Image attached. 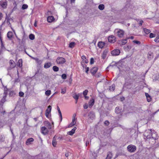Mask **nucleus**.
<instances>
[{
    "mask_svg": "<svg viewBox=\"0 0 159 159\" xmlns=\"http://www.w3.org/2000/svg\"><path fill=\"white\" fill-rule=\"evenodd\" d=\"M145 137H146L147 139H149L151 138H154V137L153 136V134H152V129L148 130L144 134Z\"/></svg>",
    "mask_w": 159,
    "mask_h": 159,
    "instance_id": "obj_1",
    "label": "nucleus"
},
{
    "mask_svg": "<svg viewBox=\"0 0 159 159\" xmlns=\"http://www.w3.org/2000/svg\"><path fill=\"white\" fill-rule=\"evenodd\" d=\"M115 32L117 34V36L120 38H122L125 33V32L123 30L119 29H116Z\"/></svg>",
    "mask_w": 159,
    "mask_h": 159,
    "instance_id": "obj_2",
    "label": "nucleus"
},
{
    "mask_svg": "<svg viewBox=\"0 0 159 159\" xmlns=\"http://www.w3.org/2000/svg\"><path fill=\"white\" fill-rule=\"evenodd\" d=\"M56 61L57 64L62 65L66 62V60L63 57H58L57 58Z\"/></svg>",
    "mask_w": 159,
    "mask_h": 159,
    "instance_id": "obj_3",
    "label": "nucleus"
},
{
    "mask_svg": "<svg viewBox=\"0 0 159 159\" xmlns=\"http://www.w3.org/2000/svg\"><path fill=\"white\" fill-rule=\"evenodd\" d=\"M127 149L129 152H134L136 149V147L133 145H130L127 147Z\"/></svg>",
    "mask_w": 159,
    "mask_h": 159,
    "instance_id": "obj_4",
    "label": "nucleus"
},
{
    "mask_svg": "<svg viewBox=\"0 0 159 159\" xmlns=\"http://www.w3.org/2000/svg\"><path fill=\"white\" fill-rule=\"evenodd\" d=\"M0 5L3 8H6L7 6V1L6 0H2L0 2Z\"/></svg>",
    "mask_w": 159,
    "mask_h": 159,
    "instance_id": "obj_5",
    "label": "nucleus"
},
{
    "mask_svg": "<svg viewBox=\"0 0 159 159\" xmlns=\"http://www.w3.org/2000/svg\"><path fill=\"white\" fill-rule=\"evenodd\" d=\"M41 133L44 135H46L48 134L49 132L48 129L46 127L43 126L41 128Z\"/></svg>",
    "mask_w": 159,
    "mask_h": 159,
    "instance_id": "obj_6",
    "label": "nucleus"
},
{
    "mask_svg": "<svg viewBox=\"0 0 159 159\" xmlns=\"http://www.w3.org/2000/svg\"><path fill=\"white\" fill-rule=\"evenodd\" d=\"M108 40L109 42L114 43L116 41V38L113 35H111L108 37Z\"/></svg>",
    "mask_w": 159,
    "mask_h": 159,
    "instance_id": "obj_7",
    "label": "nucleus"
},
{
    "mask_svg": "<svg viewBox=\"0 0 159 159\" xmlns=\"http://www.w3.org/2000/svg\"><path fill=\"white\" fill-rule=\"evenodd\" d=\"M120 53V50L118 49H115L111 52V54L113 56H117Z\"/></svg>",
    "mask_w": 159,
    "mask_h": 159,
    "instance_id": "obj_8",
    "label": "nucleus"
},
{
    "mask_svg": "<svg viewBox=\"0 0 159 159\" xmlns=\"http://www.w3.org/2000/svg\"><path fill=\"white\" fill-rule=\"evenodd\" d=\"M51 106H49L46 110L45 115L47 117H48L49 114L51 112Z\"/></svg>",
    "mask_w": 159,
    "mask_h": 159,
    "instance_id": "obj_9",
    "label": "nucleus"
},
{
    "mask_svg": "<svg viewBox=\"0 0 159 159\" xmlns=\"http://www.w3.org/2000/svg\"><path fill=\"white\" fill-rule=\"evenodd\" d=\"M98 69L97 67L93 68L91 70V73L93 75H94L98 71Z\"/></svg>",
    "mask_w": 159,
    "mask_h": 159,
    "instance_id": "obj_10",
    "label": "nucleus"
},
{
    "mask_svg": "<svg viewBox=\"0 0 159 159\" xmlns=\"http://www.w3.org/2000/svg\"><path fill=\"white\" fill-rule=\"evenodd\" d=\"M44 124L48 129H51L52 125L48 121H45L44 122Z\"/></svg>",
    "mask_w": 159,
    "mask_h": 159,
    "instance_id": "obj_11",
    "label": "nucleus"
},
{
    "mask_svg": "<svg viewBox=\"0 0 159 159\" xmlns=\"http://www.w3.org/2000/svg\"><path fill=\"white\" fill-rule=\"evenodd\" d=\"M94 103V100L93 99L90 100L89 102V107H91L93 106Z\"/></svg>",
    "mask_w": 159,
    "mask_h": 159,
    "instance_id": "obj_12",
    "label": "nucleus"
},
{
    "mask_svg": "<svg viewBox=\"0 0 159 159\" xmlns=\"http://www.w3.org/2000/svg\"><path fill=\"white\" fill-rule=\"evenodd\" d=\"M77 118H76V114H74L73 116L72 123L75 125L76 122Z\"/></svg>",
    "mask_w": 159,
    "mask_h": 159,
    "instance_id": "obj_13",
    "label": "nucleus"
},
{
    "mask_svg": "<svg viewBox=\"0 0 159 159\" xmlns=\"http://www.w3.org/2000/svg\"><path fill=\"white\" fill-rule=\"evenodd\" d=\"M52 145L54 147H55L57 145V141L56 140V136H55L53 138L52 141Z\"/></svg>",
    "mask_w": 159,
    "mask_h": 159,
    "instance_id": "obj_14",
    "label": "nucleus"
},
{
    "mask_svg": "<svg viewBox=\"0 0 159 159\" xmlns=\"http://www.w3.org/2000/svg\"><path fill=\"white\" fill-rule=\"evenodd\" d=\"M127 42V39H123L120 40L119 43L121 45H124Z\"/></svg>",
    "mask_w": 159,
    "mask_h": 159,
    "instance_id": "obj_15",
    "label": "nucleus"
},
{
    "mask_svg": "<svg viewBox=\"0 0 159 159\" xmlns=\"http://www.w3.org/2000/svg\"><path fill=\"white\" fill-rule=\"evenodd\" d=\"M54 18L53 16H51L47 18V20L49 22H52L54 20Z\"/></svg>",
    "mask_w": 159,
    "mask_h": 159,
    "instance_id": "obj_16",
    "label": "nucleus"
},
{
    "mask_svg": "<svg viewBox=\"0 0 159 159\" xmlns=\"http://www.w3.org/2000/svg\"><path fill=\"white\" fill-rule=\"evenodd\" d=\"M9 62H10V66L12 68H13L15 67L16 63L14 61H13V60H11Z\"/></svg>",
    "mask_w": 159,
    "mask_h": 159,
    "instance_id": "obj_17",
    "label": "nucleus"
},
{
    "mask_svg": "<svg viewBox=\"0 0 159 159\" xmlns=\"http://www.w3.org/2000/svg\"><path fill=\"white\" fill-rule=\"evenodd\" d=\"M81 58L82 61L85 63H88L89 61L88 60L86 59V57L84 55L82 56Z\"/></svg>",
    "mask_w": 159,
    "mask_h": 159,
    "instance_id": "obj_18",
    "label": "nucleus"
},
{
    "mask_svg": "<svg viewBox=\"0 0 159 159\" xmlns=\"http://www.w3.org/2000/svg\"><path fill=\"white\" fill-rule=\"evenodd\" d=\"M107 52H108L107 50H105L103 51L102 55V59H104L106 58L107 53Z\"/></svg>",
    "mask_w": 159,
    "mask_h": 159,
    "instance_id": "obj_19",
    "label": "nucleus"
},
{
    "mask_svg": "<svg viewBox=\"0 0 159 159\" xmlns=\"http://www.w3.org/2000/svg\"><path fill=\"white\" fill-rule=\"evenodd\" d=\"M34 139L32 138H30L28 139L26 141V144L27 145H29L30 144V142H32L34 141Z\"/></svg>",
    "mask_w": 159,
    "mask_h": 159,
    "instance_id": "obj_20",
    "label": "nucleus"
},
{
    "mask_svg": "<svg viewBox=\"0 0 159 159\" xmlns=\"http://www.w3.org/2000/svg\"><path fill=\"white\" fill-rule=\"evenodd\" d=\"M145 95L146 96L147 101L148 102H149L151 101V98L150 96L149 95V94L148 93H145Z\"/></svg>",
    "mask_w": 159,
    "mask_h": 159,
    "instance_id": "obj_21",
    "label": "nucleus"
},
{
    "mask_svg": "<svg viewBox=\"0 0 159 159\" xmlns=\"http://www.w3.org/2000/svg\"><path fill=\"white\" fill-rule=\"evenodd\" d=\"M17 65L18 66L21 67L22 66V59H20L19 60L17 63Z\"/></svg>",
    "mask_w": 159,
    "mask_h": 159,
    "instance_id": "obj_22",
    "label": "nucleus"
},
{
    "mask_svg": "<svg viewBox=\"0 0 159 159\" xmlns=\"http://www.w3.org/2000/svg\"><path fill=\"white\" fill-rule=\"evenodd\" d=\"M76 129V127H74L69 132L68 134L70 135H72L75 133V131Z\"/></svg>",
    "mask_w": 159,
    "mask_h": 159,
    "instance_id": "obj_23",
    "label": "nucleus"
},
{
    "mask_svg": "<svg viewBox=\"0 0 159 159\" xmlns=\"http://www.w3.org/2000/svg\"><path fill=\"white\" fill-rule=\"evenodd\" d=\"M13 36V34L12 32L9 31V32L7 34V37L11 39L12 38Z\"/></svg>",
    "mask_w": 159,
    "mask_h": 159,
    "instance_id": "obj_24",
    "label": "nucleus"
},
{
    "mask_svg": "<svg viewBox=\"0 0 159 159\" xmlns=\"http://www.w3.org/2000/svg\"><path fill=\"white\" fill-rule=\"evenodd\" d=\"M105 45V43L103 42H99L98 43V46L99 48H102Z\"/></svg>",
    "mask_w": 159,
    "mask_h": 159,
    "instance_id": "obj_25",
    "label": "nucleus"
},
{
    "mask_svg": "<svg viewBox=\"0 0 159 159\" xmlns=\"http://www.w3.org/2000/svg\"><path fill=\"white\" fill-rule=\"evenodd\" d=\"M51 64L50 62L45 63L44 66L45 68L47 69L49 68L51 66Z\"/></svg>",
    "mask_w": 159,
    "mask_h": 159,
    "instance_id": "obj_26",
    "label": "nucleus"
},
{
    "mask_svg": "<svg viewBox=\"0 0 159 159\" xmlns=\"http://www.w3.org/2000/svg\"><path fill=\"white\" fill-rule=\"evenodd\" d=\"M112 157V155L111 152H108L107 153L106 159H111Z\"/></svg>",
    "mask_w": 159,
    "mask_h": 159,
    "instance_id": "obj_27",
    "label": "nucleus"
},
{
    "mask_svg": "<svg viewBox=\"0 0 159 159\" xmlns=\"http://www.w3.org/2000/svg\"><path fill=\"white\" fill-rule=\"evenodd\" d=\"M32 58L37 63H38V64H40L42 63V61L41 60H39L38 58L33 57H32Z\"/></svg>",
    "mask_w": 159,
    "mask_h": 159,
    "instance_id": "obj_28",
    "label": "nucleus"
},
{
    "mask_svg": "<svg viewBox=\"0 0 159 159\" xmlns=\"http://www.w3.org/2000/svg\"><path fill=\"white\" fill-rule=\"evenodd\" d=\"M80 96L79 94H75L73 96V98L75 99L76 100V102H77L78 99L79 98V96Z\"/></svg>",
    "mask_w": 159,
    "mask_h": 159,
    "instance_id": "obj_29",
    "label": "nucleus"
},
{
    "mask_svg": "<svg viewBox=\"0 0 159 159\" xmlns=\"http://www.w3.org/2000/svg\"><path fill=\"white\" fill-rule=\"evenodd\" d=\"M75 45V43L74 42H72L70 43L69 46V47L71 48H72L74 47Z\"/></svg>",
    "mask_w": 159,
    "mask_h": 159,
    "instance_id": "obj_30",
    "label": "nucleus"
},
{
    "mask_svg": "<svg viewBox=\"0 0 159 159\" xmlns=\"http://www.w3.org/2000/svg\"><path fill=\"white\" fill-rule=\"evenodd\" d=\"M57 109L58 110V113H59V114L60 115V117L61 119V120L62 119V114H61V111H60V108H59V107L57 106Z\"/></svg>",
    "mask_w": 159,
    "mask_h": 159,
    "instance_id": "obj_31",
    "label": "nucleus"
},
{
    "mask_svg": "<svg viewBox=\"0 0 159 159\" xmlns=\"http://www.w3.org/2000/svg\"><path fill=\"white\" fill-rule=\"evenodd\" d=\"M30 39L31 40H33L35 38L34 35L33 34H30L29 36Z\"/></svg>",
    "mask_w": 159,
    "mask_h": 159,
    "instance_id": "obj_32",
    "label": "nucleus"
},
{
    "mask_svg": "<svg viewBox=\"0 0 159 159\" xmlns=\"http://www.w3.org/2000/svg\"><path fill=\"white\" fill-rule=\"evenodd\" d=\"M66 91V87H65L64 88L61 89V93L62 94H64L65 93Z\"/></svg>",
    "mask_w": 159,
    "mask_h": 159,
    "instance_id": "obj_33",
    "label": "nucleus"
},
{
    "mask_svg": "<svg viewBox=\"0 0 159 159\" xmlns=\"http://www.w3.org/2000/svg\"><path fill=\"white\" fill-rule=\"evenodd\" d=\"M98 8L100 10H102L104 9V6L103 4H100L99 5Z\"/></svg>",
    "mask_w": 159,
    "mask_h": 159,
    "instance_id": "obj_34",
    "label": "nucleus"
},
{
    "mask_svg": "<svg viewBox=\"0 0 159 159\" xmlns=\"http://www.w3.org/2000/svg\"><path fill=\"white\" fill-rule=\"evenodd\" d=\"M143 31L145 33L147 34H148L150 33L151 32L150 30L147 29L146 28L143 29Z\"/></svg>",
    "mask_w": 159,
    "mask_h": 159,
    "instance_id": "obj_35",
    "label": "nucleus"
},
{
    "mask_svg": "<svg viewBox=\"0 0 159 159\" xmlns=\"http://www.w3.org/2000/svg\"><path fill=\"white\" fill-rule=\"evenodd\" d=\"M52 69L55 72L58 71L59 70V68L57 66H54Z\"/></svg>",
    "mask_w": 159,
    "mask_h": 159,
    "instance_id": "obj_36",
    "label": "nucleus"
},
{
    "mask_svg": "<svg viewBox=\"0 0 159 159\" xmlns=\"http://www.w3.org/2000/svg\"><path fill=\"white\" fill-rule=\"evenodd\" d=\"M4 96L3 97V98H2V99L1 101L2 102H5V99H6V96H7V93L5 92L4 93Z\"/></svg>",
    "mask_w": 159,
    "mask_h": 159,
    "instance_id": "obj_37",
    "label": "nucleus"
},
{
    "mask_svg": "<svg viewBox=\"0 0 159 159\" xmlns=\"http://www.w3.org/2000/svg\"><path fill=\"white\" fill-rule=\"evenodd\" d=\"M51 91L49 90H48L46 91L45 93V94L47 96H48L50 95L51 94Z\"/></svg>",
    "mask_w": 159,
    "mask_h": 159,
    "instance_id": "obj_38",
    "label": "nucleus"
},
{
    "mask_svg": "<svg viewBox=\"0 0 159 159\" xmlns=\"http://www.w3.org/2000/svg\"><path fill=\"white\" fill-rule=\"evenodd\" d=\"M115 89V86L114 85H112L110 87V90L111 91H114Z\"/></svg>",
    "mask_w": 159,
    "mask_h": 159,
    "instance_id": "obj_39",
    "label": "nucleus"
},
{
    "mask_svg": "<svg viewBox=\"0 0 159 159\" xmlns=\"http://www.w3.org/2000/svg\"><path fill=\"white\" fill-rule=\"evenodd\" d=\"M133 42L134 43H135V44H137L138 45H139L141 43L139 41H137V40H133Z\"/></svg>",
    "mask_w": 159,
    "mask_h": 159,
    "instance_id": "obj_40",
    "label": "nucleus"
},
{
    "mask_svg": "<svg viewBox=\"0 0 159 159\" xmlns=\"http://www.w3.org/2000/svg\"><path fill=\"white\" fill-rule=\"evenodd\" d=\"M148 57L149 59H151L153 57L152 53H151L148 54Z\"/></svg>",
    "mask_w": 159,
    "mask_h": 159,
    "instance_id": "obj_41",
    "label": "nucleus"
},
{
    "mask_svg": "<svg viewBox=\"0 0 159 159\" xmlns=\"http://www.w3.org/2000/svg\"><path fill=\"white\" fill-rule=\"evenodd\" d=\"M28 7L27 5L26 4H24L22 5V9H26Z\"/></svg>",
    "mask_w": 159,
    "mask_h": 159,
    "instance_id": "obj_42",
    "label": "nucleus"
},
{
    "mask_svg": "<svg viewBox=\"0 0 159 159\" xmlns=\"http://www.w3.org/2000/svg\"><path fill=\"white\" fill-rule=\"evenodd\" d=\"M88 91V90H85L83 92V94L84 96H86L87 94Z\"/></svg>",
    "mask_w": 159,
    "mask_h": 159,
    "instance_id": "obj_43",
    "label": "nucleus"
},
{
    "mask_svg": "<svg viewBox=\"0 0 159 159\" xmlns=\"http://www.w3.org/2000/svg\"><path fill=\"white\" fill-rule=\"evenodd\" d=\"M61 78L63 79H66V74H64L61 75Z\"/></svg>",
    "mask_w": 159,
    "mask_h": 159,
    "instance_id": "obj_44",
    "label": "nucleus"
},
{
    "mask_svg": "<svg viewBox=\"0 0 159 159\" xmlns=\"http://www.w3.org/2000/svg\"><path fill=\"white\" fill-rule=\"evenodd\" d=\"M154 41L157 43L159 42V36L157 37L155 39Z\"/></svg>",
    "mask_w": 159,
    "mask_h": 159,
    "instance_id": "obj_45",
    "label": "nucleus"
},
{
    "mask_svg": "<svg viewBox=\"0 0 159 159\" xmlns=\"http://www.w3.org/2000/svg\"><path fill=\"white\" fill-rule=\"evenodd\" d=\"M155 36V34L152 33H151L150 34L149 37L150 38H152L154 37Z\"/></svg>",
    "mask_w": 159,
    "mask_h": 159,
    "instance_id": "obj_46",
    "label": "nucleus"
},
{
    "mask_svg": "<svg viewBox=\"0 0 159 159\" xmlns=\"http://www.w3.org/2000/svg\"><path fill=\"white\" fill-rule=\"evenodd\" d=\"M24 95V93L22 92H20L19 93V96L20 97H22Z\"/></svg>",
    "mask_w": 159,
    "mask_h": 159,
    "instance_id": "obj_47",
    "label": "nucleus"
},
{
    "mask_svg": "<svg viewBox=\"0 0 159 159\" xmlns=\"http://www.w3.org/2000/svg\"><path fill=\"white\" fill-rule=\"evenodd\" d=\"M94 59L93 58H91L90 59V63L91 64H92L94 63Z\"/></svg>",
    "mask_w": 159,
    "mask_h": 159,
    "instance_id": "obj_48",
    "label": "nucleus"
},
{
    "mask_svg": "<svg viewBox=\"0 0 159 159\" xmlns=\"http://www.w3.org/2000/svg\"><path fill=\"white\" fill-rule=\"evenodd\" d=\"M88 107V105L87 103H85L84 105V109H86Z\"/></svg>",
    "mask_w": 159,
    "mask_h": 159,
    "instance_id": "obj_49",
    "label": "nucleus"
},
{
    "mask_svg": "<svg viewBox=\"0 0 159 159\" xmlns=\"http://www.w3.org/2000/svg\"><path fill=\"white\" fill-rule=\"evenodd\" d=\"M75 125L74 124H73L71 122L68 126V127L70 128L71 127Z\"/></svg>",
    "mask_w": 159,
    "mask_h": 159,
    "instance_id": "obj_50",
    "label": "nucleus"
},
{
    "mask_svg": "<svg viewBox=\"0 0 159 159\" xmlns=\"http://www.w3.org/2000/svg\"><path fill=\"white\" fill-rule=\"evenodd\" d=\"M104 124L106 125H108L109 124V122L108 120H106L104 122Z\"/></svg>",
    "mask_w": 159,
    "mask_h": 159,
    "instance_id": "obj_51",
    "label": "nucleus"
},
{
    "mask_svg": "<svg viewBox=\"0 0 159 159\" xmlns=\"http://www.w3.org/2000/svg\"><path fill=\"white\" fill-rule=\"evenodd\" d=\"M86 70H85V72L87 74H88V71L89 70V67H86Z\"/></svg>",
    "mask_w": 159,
    "mask_h": 159,
    "instance_id": "obj_52",
    "label": "nucleus"
},
{
    "mask_svg": "<svg viewBox=\"0 0 159 159\" xmlns=\"http://www.w3.org/2000/svg\"><path fill=\"white\" fill-rule=\"evenodd\" d=\"M3 17V15L2 13L1 12H0V20H1Z\"/></svg>",
    "mask_w": 159,
    "mask_h": 159,
    "instance_id": "obj_53",
    "label": "nucleus"
},
{
    "mask_svg": "<svg viewBox=\"0 0 159 159\" xmlns=\"http://www.w3.org/2000/svg\"><path fill=\"white\" fill-rule=\"evenodd\" d=\"M143 23V20L140 21L139 23V25H141Z\"/></svg>",
    "mask_w": 159,
    "mask_h": 159,
    "instance_id": "obj_54",
    "label": "nucleus"
},
{
    "mask_svg": "<svg viewBox=\"0 0 159 159\" xmlns=\"http://www.w3.org/2000/svg\"><path fill=\"white\" fill-rule=\"evenodd\" d=\"M84 97L85 99H86V100L88 99L89 98V97L88 96H86H86H84Z\"/></svg>",
    "mask_w": 159,
    "mask_h": 159,
    "instance_id": "obj_55",
    "label": "nucleus"
},
{
    "mask_svg": "<svg viewBox=\"0 0 159 159\" xmlns=\"http://www.w3.org/2000/svg\"><path fill=\"white\" fill-rule=\"evenodd\" d=\"M128 39H134V37L133 36H131L129 37L128 38Z\"/></svg>",
    "mask_w": 159,
    "mask_h": 159,
    "instance_id": "obj_56",
    "label": "nucleus"
},
{
    "mask_svg": "<svg viewBox=\"0 0 159 159\" xmlns=\"http://www.w3.org/2000/svg\"><path fill=\"white\" fill-rule=\"evenodd\" d=\"M34 26L36 27L37 26V21L36 20L35 21V22L34 23Z\"/></svg>",
    "mask_w": 159,
    "mask_h": 159,
    "instance_id": "obj_57",
    "label": "nucleus"
},
{
    "mask_svg": "<svg viewBox=\"0 0 159 159\" xmlns=\"http://www.w3.org/2000/svg\"><path fill=\"white\" fill-rule=\"evenodd\" d=\"M89 144V141H87L86 142V146H87V145Z\"/></svg>",
    "mask_w": 159,
    "mask_h": 159,
    "instance_id": "obj_58",
    "label": "nucleus"
},
{
    "mask_svg": "<svg viewBox=\"0 0 159 159\" xmlns=\"http://www.w3.org/2000/svg\"><path fill=\"white\" fill-rule=\"evenodd\" d=\"M75 0H70V2L71 3H74L75 2Z\"/></svg>",
    "mask_w": 159,
    "mask_h": 159,
    "instance_id": "obj_59",
    "label": "nucleus"
},
{
    "mask_svg": "<svg viewBox=\"0 0 159 159\" xmlns=\"http://www.w3.org/2000/svg\"><path fill=\"white\" fill-rule=\"evenodd\" d=\"M127 48H128L129 49H130L131 48V47L130 46H127Z\"/></svg>",
    "mask_w": 159,
    "mask_h": 159,
    "instance_id": "obj_60",
    "label": "nucleus"
},
{
    "mask_svg": "<svg viewBox=\"0 0 159 159\" xmlns=\"http://www.w3.org/2000/svg\"><path fill=\"white\" fill-rule=\"evenodd\" d=\"M13 93V92H12L11 91V92L10 93H9V95H12V93Z\"/></svg>",
    "mask_w": 159,
    "mask_h": 159,
    "instance_id": "obj_61",
    "label": "nucleus"
},
{
    "mask_svg": "<svg viewBox=\"0 0 159 159\" xmlns=\"http://www.w3.org/2000/svg\"><path fill=\"white\" fill-rule=\"evenodd\" d=\"M68 154H65V156H66V157H68Z\"/></svg>",
    "mask_w": 159,
    "mask_h": 159,
    "instance_id": "obj_62",
    "label": "nucleus"
},
{
    "mask_svg": "<svg viewBox=\"0 0 159 159\" xmlns=\"http://www.w3.org/2000/svg\"><path fill=\"white\" fill-rule=\"evenodd\" d=\"M75 102H76V103H77V102H76V101H75Z\"/></svg>",
    "mask_w": 159,
    "mask_h": 159,
    "instance_id": "obj_63",
    "label": "nucleus"
},
{
    "mask_svg": "<svg viewBox=\"0 0 159 159\" xmlns=\"http://www.w3.org/2000/svg\"><path fill=\"white\" fill-rule=\"evenodd\" d=\"M3 159V158H1V159Z\"/></svg>",
    "mask_w": 159,
    "mask_h": 159,
    "instance_id": "obj_64",
    "label": "nucleus"
}]
</instances>
